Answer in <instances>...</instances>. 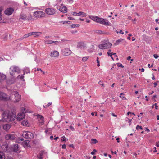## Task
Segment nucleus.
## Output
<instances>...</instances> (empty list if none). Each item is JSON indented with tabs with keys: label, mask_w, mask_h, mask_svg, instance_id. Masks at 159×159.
I'll return each instance as SVG.
<instances>
[{
	"label": "nucleus",
	"mask_w": 159,
	"mask_h": 159,
	"mask_svg": "<svg viewBox=\"0 0 159 159\" xmlns=\"http://www.w3.org/2000/svg\"><path fill=\"white\" fill-rule=\"evenodd\" d=\"M72 28H74L75 27H78L80 26V25L78 24H74L70 25Z\"/></svg>",
	"instance_id": "34"
},
{
	"label": "nucleus",
	"mask_w": 159,
	"mask_h": 159,
	"mask_svg": "<svg viewBox=\"0 0 159 159\" xmlns=\"http://www.w3.org/2000/svg\"><path fill=\"white\" fill-rule=\"evenodd\" d=\"M62 53L64 56H68L72 53L71 51L68 48H66L62 50Z\"/></svg>",
	"instance_id": "11"
},
{
	"label": "nucleus",
	"mask_w": 159,
	"mask_h": 159,
	"mask_svg": "<svg viewBox=\"0 0 159 159\" xmlns=\"http://www.w3.org/2000/svg\"><path fill=\"white\" fill-rule=\"evenodd\" d=\"M23 72L24 75H25V73H30V71L29 69V68L26 67V68H25L23 70Z\"/></svg>",
	"instance_id": "26"
},
{
	"label": "nucleus",
	"mask_w": 159,
	"mask_h": 159,
	"mask_svg": "<svg viewBox=\"0 0 159 159\" xmlns=\"http://www.w3.org/2000/svg\"><path fill=\"white\" fill-rule=\"evenodd\" d=\"M98 17V16H91L90 17V19H92L93 20L96 21V22H97Z\"/></svg>",
	"instance_id": "28"
},
{
	"label": "nucleus",
	"mask_w": 159,
	"mask_h": 159,
	"mask_svg": "<svg viewBox=\"0 0 159 159\" xmlns=\"http://www.w3.org/2000/svg\"><path fill=\"white\" fill-rule=\"evenodd\" d=\"M70 21H62L60 22L61 23H62L63 24H66V23H70Z\"/></svg>",
	"instance_id": "45"
},
{
	"label": "nucleus",
	"mask_w": 159,
	"mask_h": 159,
	"mask_svg": "<svg viewBox=\"0 0 159 159\" xmlns=\"http://www.w3.org/2000/svg\"><path fill=\"white\" fill-rule=\"evenodd\" d=\"M94 31L96 33L99 34H104V33H103L102 31L99 30H95Z\"/></svg>",
	"instance_id": "31"
},
{
	"label": "nucleus",
	"mask_w": 159,
	"mask_h": 159,
	"mask_svg": "<svg viewBox=\"0 0 159 159\" xmlns=\"http://www.w3.org/2000/svg\"><path fill=\"white\" fill-rule=\"evenodd\" d=\"M5 147V148H6V149H4L5 151H7V149L8 148V146L7 145H3V147Z\"/></svg>",
	"instance_id": "50"
},
{
	"label": "nucleus",
	"mask_w": 159,
	"mask_h": 159,
	"mask_svg": "<svg viewBox=\"0 0 159 159\" xmlns=\"http://www.w3.org/2000/svg\"><path fill=\"white\" fill-rule=\"evenodd\" d=\"M22 113H24V114L26 112V109L25 108L23 107L22 108Z\"/></svg>",
	"instance_id": "41"
},
{
	"label": "nucleus",
	"mask_w": 159,
	"mask_h": 159,
	"mask_svg": "<svg viewBox=\"0 0 159 159\" xmlns=\"http://www.w3.org/2000/svg\"><path fill=\"white\" fill-rule=\"evenodd\" d=\"M57 8L60 11L62 12L66 13L67 11V8L66 7L62 4H61L59 8L58 7H57Z\"/></svg>",
	"instance_id": "12"
},
{
	"label": "nucleus",
	"mask_w": 159,
	"mask_h": 159,
	"mask_svg": "<svg viewBox=\"0 0 159 159\" xmlns=\"http://www.w3.org/2000/svg\"><path fill=\"white\" fill-rule=\"evenodd\" d=\"M61 140L63 141H66V137L63 136L62 137V139H61Z\"/></svg>",
	"instance_id": "47"
},
{
	"label": "nucleus",
	"mask_w": 159,
	"mask_h": 159,
	"mask_svg": "<svg viewBox=\"0 0 159 159\" xmlns=\"http://www.w3.org/2000/svg\"><path fill=\"white\" fill-rule=\"evenodd\" d=\"M127 119L128 120H129L128 122L129 123V125H130L132 120V119H129L128 118H127Z\"/></svg>",
	"instance_id": "55"
},
{
	"label": "nucleus",
	"mask_w": 159,
	"mask_h": 159,
	"mask_svg": "<svg viewBox=\"0 0 159 159\" xmlns=\"http://www.w3.org/2000/svg\"><path fill=\"white\" fill-rule=\"evenodd\" d=\"M136 129L137 130H138L139 129L142 130L143 129L141 126H139V125H137L136 127Z\"/></svg>",
	"instance_id": "37"
},
{
	"label": "nucleus",
	"mask_w": 159,
	"mask_h": 159,
	"mask_svg": "<svg viewBox=\"0 0 159 159\" xmlns=\"http://www.w3.org/2000/svg\"><path fill=\"white\" fill-rule=\"evenodd\" d=\"M10 99V97L3 92H0V100L7 101Z\"/></svg>",
	"instance_id": "7"
},
{
	"label": "nucleus",
	"mask_w": 159,
	"mask_h": 159,
	"mask_svg": "<svg viewBox=\"0 0 159 159\" xmlns=\"http://www.w3.org/2000/svg\"><path fill=\"white\" fill-rule=\"evenodd\" d=\"M124 94L123 93H121L120 96V97L123 100H125L126 99V98L124 96Z\"/></svg>",
	"instance_id": "35"
},
{
	"label": "nucleus",
	"mask_w": 159,
	"mask_h": 159,
	"mask_svg": "<svg viewBox=\"0 0 159 159\" xmlns=\"http://www.w3.org/2000/svg\"><path fill=\"white\" fill-rule=\"evenodd\" d=\"M112 46V44L111 43L107 42V41L104 40L102 42V44L98 45L99 48L102 49L108 48Z\"/></svg>",
	"instance_id": "2"
},
{
	"label": "nucleus",
	"mask_w": 159,
	"mask_h": 159,
	"mask_svg": "<svg viewBox=\"0 0 159 159\" xmlns=\"http://www.w3.org/2000/svg\"><path fill=\"white\" fill-rule=\"evenodd\" d=\"M86 47V45L84 42H80L77 43V48H78L83 49Z\"/></svg>",
	"instance_id": "14"
},
{
	"label": "nucleus",
	"mask_w": 159,
	"mask_h": 159,
	"mask_svg": "<svg viewBox=\"0 0 159 159\" xmlns=\"http://www.w3.org/2000/svg\"><path fill=\"white\" fill-rule=\"evenodd\" d=\"M14 11V9L11 7H9L6 9L5 11V14L7 15H10L12 14Z\"/></svg>",
	"instance_id": "13"
},
{
	"label": "nucleus",
	"mask_w": 159,
	"mask_h": 159,
	"mask_svg": "<svg viewBox=\"0 0 159 159\" xmlns=\"http://www.w3.org/2000/svg\"><path fill=\"white\" fill-rule=\"evenodd\" d=\"M139 70H141L142 72H143L144 71V69L143 68H142L141 69H139Z\"/></svg>",
	"instance_id": "63"
},
{
	"label": "nucleus",
	"mask_w": 159,
	"mask_h": 159,
	"mask_svg": "<svg viewBox=\"0 0 159 159\" xmlns=\"http://www.w3.org/2000/svg\"><path fill=\"white\" fill-rule=\"evenodd\" d=\"M153 64H152L151 65V66L150 65V64H148V67L149 68H151V67H152L153 66Z\"/></svg>",
	"instance_id": "59"
},
{
	"label": "nucleus",
	"mask_w": 159,
	"mask_h": 159,
	"mask_svg": "<svg viewBox=\"0 0 159 159\" xmlns=\"http://www.w3.org/2000/svg\"><path fill=\"white\" fill-rule=\"evenodd\" d=\"M62 148L63 149H66V147L65 144H63L62 145Z\"/></svg>",
	"instance_id": "58"
},
{
	"label": "nucleus",
	"mask_w": 159,
	"mask_h": 159,
	"mask_svg": "<svg viewBox=\"0 0 159 159\" xmlns=\"http://www.w3.org/2000/svg\"><path fill=\"white\" fill-rule=\"evenodd\" d=\"M14 81L13 80H7V83L8 84H11L14 83Z\"/></svg>",
	"instance_id": "33"
},
{
	"label": "nucleus",
	"mask_w": 159,
	"mask_h": 159,
	"mask_svg": "<svg viewBox=\"0 0 159 159\" xmlns=\"http://www.w3.org/2000/svg\"><path fill=\"white\" fill-rule=\"evenodd\" d=\"M45 11L47 14L52 15L55 13L56 10L53 8H48L45 10Z\"/></svg>",
	"instance_id": "8"
},
{
	"label": "nucleus",
	"mask_w": 159,
	"mask_h": 159,
	"mask_svg": "<svg viewBox=\"0 0 159 159\" xmlns=\"http://www.w3.org/2000/svg\"><path fill=\"white\" fill-rule=\"evenodd\" d=\"M28 37V35L27 34H25L23 36V37L24 38H26Z\"/></svg>",
	"instance_id": "57"
},
{
	"label": "nucleus",
	"mask_w": 159,
	"mask_h": 159,
	"mask_svg": "<svg viewBox=\"0 0 159 159\" xmlns=\"http://www.w3.org/2000/svg\"><path fill=\"white\" fill-rule=\"evenodd\" d=\"M68 18L70 20H74V19L72 17H69Z\"/></svg>",
	"instance_id": "62"
},
{
	"label": "nucleus",
	"mask_w": 159,
	"mask_h": 159,
	"mask_svg": "<svg viewBox=\"0 0 159 159\" xmlns=\"http://www.w3.org/2000/svg\"><path fill=\"white\" fill-rule=\"evenodd\" d=\"M97 22L107 26H111V23L108 21L107 20L99 17H98Z\"/></svg>",
	"instance_id": "3"
},
{
	"label": "nucleus",
	"mask_w": 159,
	"mask_h": 159,
	"mask_svg": "<svg viewBox=\"0 0 159 159\" xmlns=\"http://www.w3.org/2000/svg\"><path fill=\"white\" fill-rule=\"evenodd\" d=\"M44 42L45 44H49L52 43L57 44L58 43V41H53L51 40L45 39L44 40Z\"/></svg>",
	"instance_id": "16"
},
{
	"label": "nucleus",
	"mask_w": 159,
	"mask_h": 159,
	"mask_svg": "<svg viewBox=\"0 0 159 159\" xmlns=\"http://www.w3.org/2000/svg\"><path fill=\"white\" fill-rule=\"evenodd\" d=\"M52 104V102H49V103H48V104L47 105V106L49 107V106L51 105Z\"/></svg>",
	"instance_id": "64"
},
{
	"label": "nucleus",
	"mask_w": 159,
	"mask_h": 159,
	"mask_svg": "<svg viewBox=\"0 0 159 159\" xmlns=\"http://www.w3.org/2000/svg\"><path fill=\"white\" fill-rule=\"evenodd\" d=\"M2 120L3 121L10 122L14 120L15 118V115L11 112L9 110L4 111L2 114Z\"/></svg>",
	"instance_id": "1"
},
{
	"label": "nucleus",
	"mask_w": 159,
	"mask_h": 159,
	"mask_svg": "<svg viewBox=\"0 0 159 159\" xmlns=\"http://www.w3.org/2000/svg\"><path fill=\"white\" fill-rule=\"evenodd\" d=\"M37 120L38 121L39 125L41 126L43 125L44 123V120L43 117L40 115H37Z\"/></svg>",
	"instance_id": "9"
},
{
	"label": "nucleus",
	"mask_w": 159,
	"mask_h": 159,
	"mask_svg": "<svg viewBox=\"0 0 159 159\" xmlns=\"http://www.w3.org/2000/svg\"><path fill=\"white\" fill-rule=\"evenodd\" d=\"M91 140L92 141V142L91 143L95 144L97 143V140L95 139H92Z\"/></svg>",
	"instance_id": "36"
},
{
	"label": "nucleus",
	"mask_w": 159,
	"mask_h": 159,
	"mask_svg": "<svg viewBox=\"0 0 159 159\" xmlns=\"http://www.w3.org/2000/svg\"><path fill=\"white\" fill-rule=\"evenodd\" d=\"M107 54L108 55V56H111V59L113 60H114V58L113 57H112V52L111 53H110L109 52H108L107 53Z\"/></svg>",
	"instance_id": "38"
},
{
	"label": "nucleus",
	"mask_w": 159,
	"mask_h": 159,
	"mask_svg": "<svg viewBox=\"0 0 159 159\" xmlns=\"http://www.w3.org/2000/svg\"><path fill=\"white\" fill-rule=\"evenodd\" d=\"M123 39H119L116 40L115 43L114 44L115 45H117L119 44V43Z\"/></svg>",
	"instance_id": "32"
},
{
	"label": "nucleus",
	"mask_w": 159,
	"mask_h": 159,
	"mask_svg": "<svg viewBox=\"0 0 159 159\" xmlns=\"http://www.w3.org/2000/svg\"><path fill=\"white\" fill-rule=\"evenodd\" d=\"M69 128L72 131H74L75 130L74 128L72 126H69Z\"/></svg>",
	"instance_id": "48"
},
{
	"label": "nucleus",
	"mask_w": 159,
	"mask_h": 159,
	"mask_svg": "<svg viewBox=\"0 0 159 159\" xmlns=\"http://www.w3.org/2000/svg\"><path fill=\"white\" fill-rule=\"evenodd\" d=\"M153 56L156 59L157 58L159 57L158 56L157 54H154Z\"/></svg>",
	"instance_id": "53"
},
{
	"label": "nucleus",
	"mask_w": 159,
	"mask_h": 159,
	"mask_svg": "<svg viewBox=\"0 0 159 159\" xmlns=\"http://www.w3.org/2000/svg\"><path fill=\"white\" fill-rule=\"evenodd\" d=\"M6 79V75L0 72V83H2Z\"/></svg>",
	"instance_id": "19"
},
{
	"label": "nucleus",
	"mask_w": 159,
	"mask_h": 159,
	"mask_svg": "<svg viewBox=\"0 0 159 159\" xmlns=\"http://www.w3.org/2000/svg\"><path fill=\"white\" fill-rule=\"evenodd\" d=\"M72 14L73 15H74V16H78V13L76 12H72Z\"/></svg>",
	"instance_id": "54"
},
{
	"label": "nucleus",
	"mask_w": 159,
	"mask_h": 159,
	"mask_svg": "<svg viewBox=\"0 0 159 159\" xmlns=\"http://www.w3.org/2000/svg\"><path fill=\"white\" fill-rule=\"evenodd\" d=\"M154 105L155 106V108L156 109H158V106H157V103H155L154 104Z\"/></svg>",
	"instance_id": "61"
},
{
	"label": "nucleus",
	"mask_w": 159,
	"mask_h": 159,
	"mask_svg": "<svg viewBox=\"0 0 159 159\" xmlns=\"http://www.w3.org/2000/svg\"><path fill=\"white\" fill-rule=\"evenodd\" d=\"M32 16L30 14L26 18V19L28 20H32Z\"/></svg>",
	"instance_id": "42"
},
{
	"label": "nucleus",
	"mask_w": 159,
	"mask_h": 159,
	"mask_svg": "<svg viewBox=\"0 0 159 159\" xmlns=\"http://www.w3.org/2000/svg\"><path fill=\"white\" fill-rule=\"evenodd\" d=\"M32 35H34V37H38L39 35L42 34V32H32Z\"/></svg>",
	"instance_id": "23"
},
{
	"label": "nucleus",
	"mask_w": 159,
	"mask_h": 159,
	"mask_svg": "<svg viewBox=\"0 0 159 159\" xmlns=\"http://www.w3.org/2000/svg\"><path fill=\"white\" fill-rule=\"evenodd\" d=\"M27 16L26 15L23 14H21L20 16V19L22 20H26Z\"/></svg>",
	"instance_id": "25"
},
{
	"label": "nucleus",
	"mask_w": 159,
	"mask_h": 159,
	"mask_svg": "<svg viewBox=\"0 0 159 159\" xmlns=\"http://www.w3.org/2000/svg\"><path fill=\"white\" fill-rule=\"evenodd\" d=\"M11 128V125L9 124H6L3 126V129L6 130H8Z\"/></svg>",
	"instance_id": "21"
},
{
	"label": "nucleus",
	"mask_w": 159,
	"mask_h": 159,
	"mask_svg": "<svg viewBox=\"0 0 159 159\" xmlns=\"http://www.w3.org/2000/svg\"><path fill=\"white\" fill-rule=\"evenodd\" d=\"M22 145L24 147L29 146L30 145V141L28 140H25L22 142Z\"/></svg>",
	"instance_id": "20"
},
{
	"label": "nucleus",
	"mask_w": 159,
	"mask_h": 159,
	"mask_svg": "<svg viewBox=\"0 0 159 159\" xmlns=\"http://www.w3.org/2000/svg\"><path fill=\"white\" fill-rule=\"evenodd\" d=\"M7 37H8V35L7 34H5V36L3 37L4 40L7 41Z\"/></svg>",
	"instance_id": "43"
},
{
	"label": "nucleus",
	"mask_w": 159,
	"mask_h": 159,
	"mask_svg": "<svg viewBox=\"0 0 159 159\" xmlns=\"http://www.w3.org/2000/svg\"><path fill=\"white\" fill-rule=\"evenodd\" d=\"M117 66L118 67H120L122 68H123L124 67V66L121 63H118L117 64Z\"/></svg>",
	"instance_id": "44"
},
{
	"label": "nucleus",
	"mask_w": 159,
	"mask_h": 159,
	"mask_svg": "<svg viewBox=\"0 0 159 159\" xmlns=\"http://www.w3.org/2000/svg\"><path fill=\"white\" fill-rule=\"evenodd\" d=\"M5 138L6 140L14 141L16 140V136L13 134H9L5 135Z\"/></svg>",
	"instance_id": "5"
},
{
	"label": "nucleus",
	"mask_w": 159,
	"mask_h": 159,
	"mask_svg": "<svg viewBox=\"0 0 159 159\" xmlns=\"http://www.w3.org/2000/svg\"><path fill=\"white\" fill-rule=\"evenodd\" d=\"M32 32L30 33H29L27 34L28 35V37L32 35Z\"/></svg>",
	"instance_id": "60"
},
{
	"label": "nucleus",
	"mask_w": 159,
	"mask_h": 159,
	"mask_svg": "<svg viewBox=\"0 0 159 159\" xmlns=\"http://www.w3.org/2000/svg\"><path fill=\"white\" fill-rule=\"evenodd\" d=\"M24 75L23 74V75H19L17 77L18 79H20L23 81H25V80L24 79L25 77L24 76Z\"/></svg>",
	"instance_id": "27"
},
{
	"label": "nucleus",
	"mask_w": 159,
	"mask_h": 159,
	"mask_svg": "<svg viewBox=\"0 0 159 159\" xmlns=\"http://www.w3.org/2000/svg\"><path fill=\"white\" fill-rule=\"evenodd\" d=\"M88 57H85L83 58H82V61L85 62L87 61V60L88 59Z\"/></svg>",
	"instance_id": "40"
},
{
	"label": "nucleus",
	"mask_w": 159,
	"mask_h": 159,
	"mask_svg": "<svg viewBox=\"0 0 159 159\" xmlns=\"http://www.w3.org/2000/svg\"><path fill=\"white\" fill-rule=\"evenodd\" d=\"M5 157L3 152H0V159H5Z\"/></svg>",
	"instance_id": "30"
},
{
	"label": "nucleus",
	"mask_w": 159,
	"mask_h": 159,
	"mask_svg": "<svg viewBox=\"0 0 159 159\" xmlns=\"http://www.w3.org/2000/svg\"><path fill=\"white\" fill-rule=\"evenodd\" d=\"M96 150L95 149H94L93 151L91 152V154L92 155H94L95 154V152H96Z\"/></svg>",
	"instance_id": "49"
},
{
	"label": "nucleus",
	"mask_w": 159,
	"mask_h": 159,
	"mask_svg": "<svg viewBox=\"0 0 159 159\" xmlns=\"http://www.w3.org/2000/svg\"><path fill=\"white\" fill-rule=\"evenodd\" d=\"M112 55H113L114 56V58L117 57V59H118V58H117V56L116 55V53H113L112 54Z\"/></svg>",
	"instance_id": "56"
},
{
	"label": "nucleus",
	"mask_w": 159,
	"mask_h": 159,
	"mask_svg": "<svg viewBox=\"0 0 159 159\" xmlns=\"http://www.w3.org/2000/svg\"><path fill=\"white\" fill-rule=\"evenodd\" d=\"M59 55L58 52L56 50L51 52L50 54V56L52 57H57Z\"/></svg>",
	"instance_id": "18"
},
{
	"label": "nucleus",
	"mask_w": 159,
	"mask_h": 159,
	"mask_svg": "<svg viewBox=\"0 0 159 159\" xmlns=\"http://www.w3.org/2000/svg\"><path fill=\"white\" fill-rule=\"evenodd\" d=\"M2 10L0 9V20L2 19Z\"/></svg>",
	"instance_id": "52"
},
{
	"label": "nucleus",
	"mask_w": 159,
	"mask_h": 159,
	"mask_svg": "<svg viewBox=\"0 0 159 159\" xmlns=\"http://www.w3.org/2000/svg\"><path fill=\"white\" fill-rule=\"evenodd\" d=\"M12 148L13 149V151L15 152H17L19 149V148L17 144H14L12 146Z\"/></svg>",
	"instance_id": "22"
},
{
	"label": "nucleus",
	"mask_w": 159,
	"mask_h": 159,
	"mask_svg": "<svg viewBox=\"0 0 159 159\" xmlns=\"http://www.w3.org/2000/svg\"><path fill=\"white\" fill-rule=\"evenodd\" d=\"M23 135L25 138L28 139H32L34 138L33 134L30 132H25Z\"/></svg>",
	"instance_id": "10"
},
{
	"label": "nucleus",
	"mask_w": 159,
	"mask_h": 159,
	"mask_svg": "<svg viewBox=\"0 0 159 159\" xmlns=\"http://www.w3.org/2000/svg\"><path fill=\"white\" fill-rule=\"evenodd\" d=\"M98 84H99L102 85L103 87V88H104V87H105V84L103 83V82L102 81H99V82H98Z\"/></svg>",
	"instance_id": "39"
},
{
	"label": "nucleus",
	"mask_w": 159,
	"mask_h": 159,
	"mask_svg": "<svg viewBox=\"0 0 159 159\" xmlns=\"http://www.w3.org/2000/svg\"><path fill=\"white\" fill-rule=\"evenodd\" d=\"M25 117V114L23 113H18L16 116V119L18 121H20Z\"/></svg>",
	"instance_id": "15"
},
{
	"label": "nucleus",
	"mask_w": 159,
	"mask_h": 159,
	"mask_svg": "<svg viewBox=\"0 0 159 159\" xmlns=\"http://www.w3.org/2000/svg\"><path fill=\"white\" fill-rule=\"evenodd\" d=\"M19 68L15 66H12L10 68L9 72L11 75H13L15 72L19 73Z\"/></svg>",
	"instance_id": "4"
},
{
	"label": "nucleus",
	"mask_w": 159,
	"mask_h": 159,
	"mask_svg": "<svg viewBox=\"0 0 159 159\" xmlns=\"http://www.w3.org/2000/svg\"><path fill=\"white\" fill-rule=\"evenodd\" d=\"M97 66H100L99 61H98V57H97Z\"/></svg>",
	"instance_id": "46"
},
{
	"label": "nucleus",
	"mask_w": 159,
	"mask_h": 159,
	"mask_svg": "<svg viewBox=\"0 0 159 159\" xmlns=\"http://www.w3.org/2000/svg\"><path fill=\"white\" fill-rule=\"evenodd\" d=\"M21 124L24 126H28V122L26 120L22 121L21 122Z\"/></svg>",
	"instance_id": "24"
},
{
	"label": "nucleus",
	"mask_w": 159,
	"mask_h": 159,
	"mask_svg": "<svg viewBox=\"0 0 159 159\" xmlns=\"http://www.w3.org/2000/svg\"><path fill=\"white\" fill-rule=\"evenodd\" d=\"M70 3H72L73 2V0H67Z\"/></svg>",
	"instance_id": "51"
},
{
	"label": "nucleus",
	"mask_w": 159,
	"mask_h": 159,
	"mask_svg": "<svg viewBox=\"0 0 159 159\" xmlns=\"http://www.w3.org/2000/svg\"><path fill=\"white\" fill-rule=\"evenodd\" d=\"M34 15L36 18H41L45 17V14L42 11H37L34 13Z\"/></svg>",
	"instance_id": "6"
},
{
	"label": "nucleus",
	"mask_w": 159,
	"mask_h": 159,
	"mask_svg": "<svg viewBox=\"0 0 159 159\" xmlns=\"http://www.w3.org/2000/svg\"><path fill=\"white\" fill-rule=\"evenodd\" d=\"M14 95L15 99L16 102H18L20 100L21 96L18 94V92L17 91H16Z\"/></svg>",
	"instance_id": "17"
},
{
	"label": "nucleus",
	"mask_w": 159,
	"mask_h": 159,
	"mask_svg": "<svg viewBox=\"0 0 159 159\" xmlns=\"http://www.w3.org/2000/svg\"><path fill=\"white\" fill-rule=\"evenodd\" d=\"M78 16H86V14L83 12H80L78 13Z\"/></svg>",
	"instance_id": "29"
}]
</instances>
